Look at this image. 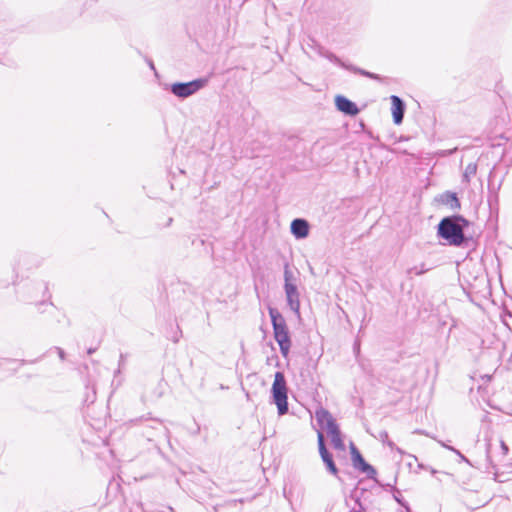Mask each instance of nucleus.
<instances>
[{"instance_id":"nucleus-16","label":"nucleus","mask_w":512,"mask_h":512,"mask_svg":"<svg viewBox=\"0 0 512 512\" xmlns=\"http://www.w3.org/2000/svg\"><path fill=\"white\" fill-rule=\"evenodd\" d=\"M317 438H318V447H319L320 456H321L323 462L326 464L327 462H329L333 459H332L331 454L326 449L323 432L318 431Z\"/></svg>"},{"instance_id":"nucleus-28","label":"nucleus","mask_w":512,"mask_h":512,"mask_svg":"<svg viewBox=\"0 0 512 512\" xmlns=\"http://www.w3.org/2000/svg\"><path fill=\"white\" fill-rule=\"evenodd\" d=\"M469 495H470V493H467V495L463 497V498H464V501H465V502H466V504H467V506H468L469 508H471V509H475V508H477L476 506H473L472 504H470V503L468 502V496H469Z\"/></svg>"},{"instance_id":"nucleus-19","label":"nucleus","mask_w":512,"mask_h":512,"mask_svg":"<svg viewBox=\"0 0 512 512\" xmlns=\"http://www.w3.org/2000/svg\"><path fill=\"white\" fill-rule=\"evenodd\" d=\"M379 439L384 443L386 444L390 449L392 450H396L399 454H403V451L402 449H400L399 447H397L394 442H392L390 439H389V436H388V433L386 431H381L379 433Z\"/></svg>"},{"instance_id":"nucleus-29","label":"nucleus","mask_w":512,"mask_h":512,"mask_svg":"<svg viewBox=\"0 0 512 512\" xmlns=\"http://www.w3.org/2000/svg\"><path fill=\"white\" fill-rule=\"evenodd\" d=\"M415 433H418V434H424L426 436H428L427 433H425L424 431H421V430H416Z\"/></svg>"},{"instance_id":"nucleus-22","label":"nucleus","mask_w":512,"mask_h":512,"mask_svg":"<svg viewBox=\"0 0 512 512\" xmlns=\"http://www.w3.org/2000/svg\"><path fill=\"white\" fill-rule=\"evenodd\" d=\"M495 442H496L497 446H499L500 453H498V454L500 455V459H501L507 455L509 448H508L507 444L503 441V439H501L499 437L495 438Z\"/></svg>"},{"instance_id":"nucleus-20","label":"nucleus","mask_w":512,"mask_h":512,"mask_svg":"<svg viewBox=\"0 0 512 512\" xmlns=\"http://www.w3.org/2000/svg\"><path fill=\"white\" fill-rule=\"evenodd\" d=\"M345 69L350 70V71H352L354 73H359V74H361L363 76H366V77H369L371 79H375V80H379L380 79L379 75L371 73V72H368V71L363 70V69H360V68L355 67L353 65L345 66Z\"/></svg>"},{"instance_id":"nucleus-25","label":"nucleus","mask_w":512,"mask_h":512,"mask_svg":"<svg viewBox=\"0 0 512 512\" xmlns=\"http://www.w3.org/2000/svg\"><path fill=\"white\" fill-rule=\"evenodd\" d=\"M476 168H477L476 165H468V167L466 169V172L464 174V177L468 178L469 174H475L476 173Z\"/></svg>"},{"instance_id":"nucleus-8","label":"nucleus","mask_w":512,"mask_h":512,"mask_svg":"<svg viewBox=\"0 0 512 512\" xmlns=\"http://www.w3.org/2000/svg\"><path fill=\"white\" fill-rule=\"evenodd\" d=\"M350 448H351V458H352L353 466L356 469L360 470L361 472L367 473L368 475H370L371 473L374 474L375 473L374 468L365 462L364 458L362 457V455L360 454V452L354 446L353 443H351Z\"/></svg>"},{"instance_id":"nucleus-11","label":"nucleus","mask_w":512,"mask_h":512,"mask_svg":"<svg viewBox=\"0 0 512 512\" xmlns=\"http://www.w3.org/2000/svg\"><path fill=\"white\" fill-rule=\"evenodd\" d=\"M486 458L487 461L494 465L495 460H500L499 446H497L495 442V438L493 436H486Z\"/></svg>"},{"instance_id":"nucleus-4","label":"nucleus","mask_w":512,"mask_h":512,"mask_svg":"<svg viewBox=\"0 0 512 512\" xmlns=\"http://www.w3.org/2000/svg\"><path fill=\"white\" fill-rule=\"evenodd\" d=\"M272 395L278 409V414H286L288 412L287 385L282 372L275 373L274 382L272 384Z\"/></svg>"},{"instance_id":"nucleus-5","label":"nucleus","mask_w":512,"mask_h":512,"mask_svg":"<svg viewBox=\"0 0 512 512\" xmlns=\"http://www.w3.org/2000/svg\"><path fill=\"white\" fill-rule=\"evenodd\" d=\"M207 79L199 78L190 82H177L170 86V91L178 98H187L205 87Z\"/></svg>"},{"instance_id":"nucleus-1","label":"nucleus","mask_w":512,"mask_h":512,"mask_svg":"<svg viewBox=\"0 0 512 512\" xmlns=\"http://www.w3.org/2000/svg\"><path fill=\"white\" fill-rule=\"evenodd\" d=\"M268 311L273 326L274 338L279 345L282 356L287 358L292 343L286 321L277 309L269 307Z\"/></svg>"},{"instance_id":"nucleus-7","label":"nucleus","mask_w":512,"mask_h":512,"mask_svg":"<svg viewBox=\"0 0 512 512\" xmlns=\"http://www.w3.org/2000/svg\"><path fill=\"white\" fill-rule=\"evenodd\" d=\"M315 418L319 427L322 430H326L327 433L338 427L331 413L324 408H319L316 410Z\"/></svg>"},{"instance_id":"nucleus-21","label":"nucleus","mask_w":512,"mask_h":512,"mask_svg":"<svg viewBox=\"0 0 512 512\" xmlns=\"http://www.w3.org/2000/svg\"><path fill=\"white\" fill-rule=\"evenodd\" d=\"M293 280H294L293 272L290 270L289 264L286 263L284 266V285L295 284L293 282Z\"/></svg>"},{"instance_id":"nucleus-2","label":"nucleus","mask_w":512,"mask_h":512,"mask_svg":"<svg viewBox=\"0 0 512 512\" xmlns=\"http://www.w3.org/2000/svg\"><path fill=\"white\" fill-rule=\"evenodd\" d=\"M457 218L446 217L438 225V235L449 245L460 246L464 242V233Z\"/></svg>"},{"instance_id":"nucleus-15","label":"nucleus","mask_w":512,"mask_h":512,"mask_svg":"<svg viewBox=\"0 0 512 512\" xmlns=\"http://www.w3.org/2000/svg\"><path fill=\"white\" fill-rule=\"evenodd\" d=\"M327 434L331 438V443H332V445H333V447L335 449L341 450V451L345 450V445H344V442L342 440L341 432L339 430V427L329 431Z\"/></svg>"},{"instance_id":"nucleus-6","label":"nucleus","mask_w":512,"mask_h":512,"mask_svg":"<svg viewBox=\"0 0 512 512\" xmlns=\"http://www.w3.org/2000/svg\"><path fill=\"white\" fill-rule=\"evenodd\" d=\"M284 291L289 308L300 316V294L296 284L284 285Z\"/></svg>"},{"instance_id":"nucleus-13","label":"nucleus","mask_w":512,"mask_h":512,"mask_svg":"<svg viewBox=\"0 0 512 512\" xmlns=\"http://www.w3.org/2000/svg\"><path fill=\"white\" fill-rule=\"evenodd\" d=\"M438 201L441 202L443 205L448 206L452 210H456L460 208V203L457 198L456 193L453 192H445L441 194L438 198Z\"/></svg>"},{"instance_id":"nucleus-10","label":"nucleus","mask_w":512,"mask_h":512,"mask_svg":"<svg viewBox=\"0 0 512 512\" xmlns=\"http://www.w3.org/2000/svg\"><path fill=\"white\" fill-rule=\"evenodd\" d=\"M392 103V114L393 120L395 124H400L403 121L404 112H405V104L401 98L396 95H392L390 97Z\"/></svg>"},{"instance_id":"nucleus-3","label":"nucleus","mask_w":512,"mask_h":512,"mask_svg":"<svg viewBox=\"0 0 512 512\" xmlns=\"http://www.w3.org/2000/svg\"><path fill=\"white\" fill-rule=\"evenodd\" d=\"M504 349L505 342L494 333H485L482 337V358L498 362L502 358Z\"/></svg>"},{"instance_id":"nucleus-30","label":"nucleus","mask_w":512,"mask_h":512,"mask_svg":"<svg viewBox=\"0 0 512 512\" xmlns=\"http://www.w3.org/2000/svg\"><path fill=\"white\" fill-rule=\"evenodd\" d=\"M395 499L398 503H400L401 505H404V503L400 500V497L395 496Z\"/></svg>"},{"instance_id":"nucleus-9","label":"nucleus","mask_w":512,"mask_h":512,"mask_svg":"<svg viewBox=\"0 0 512 512\" xmlns=\"http://www.w3.org/2000/svg\"><path fill=\"white\" fill-rule=\"evenodd\" d=\"M335 104L339 111L344 112L347 115L354 116L359 112L356 104L344 96H337L335 98Z\"/></svg>"},{"instance_id":"nucleus-31","label":"nucleus","mask_w":512,"mask_h":512,"mask_svg":"<svg viewBox=\"0 0 512 512\" xmlns=\"http://www.w3.org/2000/svg\"><path fill=\"white\" fill-rule=\"evenodd\" d=\"M484 378H487V380H490V379H491V377H490V376H488V375H485V376H483V375H482V376H481V379L483 380Z\"/></svg>"},{"instance_id":"nucleus-14","label":"nucleus","mask_w":512,"mask_h":512,"mask_svg":"<svg viewBox=\"0 0 512 512\" xmlns=\"http://www.w3.org/2000/svg\"><path fill=\"white\" fill-rule=\"evenodd\" d=\"M510 137L511 132L508 131L495 136H489L487 141L491 148H497L503 146L506 142H508Z\"/></svg>"},{"instance_id":"nucleus-24","label":"nucleus","mask_w":512,"mask_h":512,"mask_svg":"<svg viewBox=\"0 0 512 512\" xmlns=\"http://www.w3.org/2000/svg\"><path fill=\"white\" fill-rule=\"evenodd\" d=\"M326 467L330 473H332L333 475H337L338 469L333 460L327 462Z\"/></svg>"},{"instance_id":"nucleus-18","label":"nucleus","mask_w":512,"mask_h":512,"mask_svg":"<svg viewBox=\"0 0 512 512\" xmlns=\"http://www.w3.org/2000/svg\"><path fill=\"white\" fill-rule=\"evenodd\" d=\"M317 52L318 54L321 56V57H324L326 59H328L329 61L345 68V66H347L344 62H342L335 54H333L332 52L322 48V47H319L317 49Z\"/></svg>"},{"instance_id":"nucleus-32","label":"nucleus","mask_w":512,"mask_h":512,"mask_svg":"<svg viewBox=\"0 0 512 512\" xmlns=\"http://www.w3.org/2000/svg\"><path fill=\"white\" fill-rule=\"evenodd\" d=\"M93 352H94V350H93V349H89V350H88V353H89V354H92Z\"/></svg>"},{"instance_id":"nucleus-17","label":"nucleus","mask_w":512,"mask_h":512,"mask_svg":"<svg viewBox=\"0 0 512 512\" xmlns=\"http://www.w3.org/2000/svg\"><path fill=\"white\" fill-rule=\"evenodd\" d=\"M488 205L490 209V217L486 222V228L495 230V224L493 221V213L497 215L498 213V207H497V199H493L491 196L488 198Z\"/></svg>"},{"instance_id":"nucleus-27","label":"nucleus","mask_w":512,"mask_h":512,"mask_svg":"<svg viewBox=\"0 0 512 512\" xmlns=\"http://www.w3.org/2000/svg\"><path fill=\"white\" fill-rule=\"evenodd\" d=\"M56 351H57V353L59 355V358L61 360H64L65 359V352H64V350L62 348H60V347H57Z\"/></svg>"},{"instance_id":"nucleus-26","label":"nucleus","mask_w":512,"mask_h":512,"mask_svg":"<svg viewBox=\"0 0 512 512\" xmlns=\"http://www.w3.org/2000/svg\"><path fill=\"white\" fill-rule=\"evenodd\" d=\"M439 443H440L443 447H445V448H447V449H449V450H452V451H454L455 453H457V454L461 457V459H462V460H464V461H468V460H467V459H466V458H465V457H464V456H463V455H462L458 450L454 449L453 447H450V446L446 445V444H445V443H443L442 441H439Z\"/></svg>"},{"instance_id":"nucleus-12","label":"nucleus","mask_w":512,"mask_h":512,"mask_svg":"<svg viewBox=\"0 0 512 512\" xmlns=\"http://www.w3.org/2000/svg\"><path fill=\"white\" fill-rule=\"evenodd\" d=\"M291 232L297 239H302L308 236L309 225L304 219H294L291 223Z\"/></svg>"},{"instance_id":"nucleus-23","label":"nucleus","mask_w":512,"mask_h":512,"mask_svg":"<svg viewBox=\"0 0 512 512\" xmlns=\"http://www.w3.org/2000/svg\"><path fill=\"white\" fill-rule=\"evenodd\" d=\"M427 271H429V268H427L425 264H421L420 266L412 267L408 272L414 273L415 275H421Z\"/></svg>"}]
</instances>
